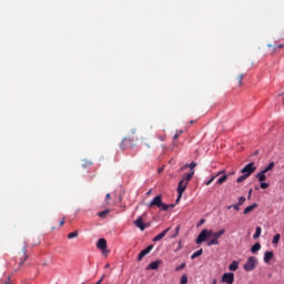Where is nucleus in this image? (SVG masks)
<instances>
[{"instance_id": "obj_1", "label": "nucleus", "mask_w": 284, "mask_h": 284, "mask_svg": "<svg viewBox=\"0 0 284 284\" xmlns=\"http://www.w3.org/2000/svg\"><path fill=\"white\" fill-rule=\"evenodd\" d=\"M148 207H159L162 212H168L170 207H174V204L163 203V196L158 195L148 204Z\"/></svg>"}, {"instance_id": "obj_2", "label": "nucleus", "mask_w": 284, "mask_h": 284, "mask_svg": "<svg viewBox=\"0 0 284 284\" xmlns=\"http://www.w3.org/2000/svg\"><path fill=\"white\" fill-rule=\"evenodd\" d=\"M223 234H225V229H221L217 232L211 231L212 239L206 243L207 247H212V245H221V242H219V240L221 239V236H223Z\"/></svg>"}, {"instance_id": "obj_3", "label": "nucleus", "mask_w": 284, "mask_h": 284, "mask_svg": "<svg viewBox=\"0 0 284 284\" xmlns=\"http://www.w3.org/2000/svg\"><path fill=\"white\" fill-rule=\"evenodd\" d=\"M258 266V258L256 256H251L247 258L246 263L243 265L245 272H254Z\"/></svg>"}, {"instance_id": "obj_4", "label": "nucleus", "mask_w": 284, "mask_h": 284, "mask_svg": "<svg viewBox=\"0 0 284 284\" xmlns=\"http://www.w3.org/2000/svg\"><path fill=\"white\" fill-rule=\"evenodd\" d=\"M256 172V164H254V162H251L248 164H246L242 170H241V174H244L245 176H247L250 179V176H252V174H254Z\"/></svg>"}, {"instance_id": "obj_5", "label": "nucleus", "mask_w": 284, "mask_h": 284, "mask_svg": "<svg viewBox=\"0 0 284 284\" xmlns=\"http://www.w3.org/2000/svg\"><path fill=\"white\" fill-rule=\"evenodd\" d=\"M212 234V231H207V229H204L200 232V234L197 235L195 243L197 245H201V243H205V241H207V239H210Z\"/></svg>"}, {"instance_id": "obj_6", "label": "nucleus", "mask_w": 284, "mask_h": 284, "mask_svg": "<svg viewBox=\"0 0 284 284\" xmlns=\"http://www.w3.org/2000/svg\"><path fill=\"white\" fill-rule=\"evenodd\" d=\"M98 250H101L104 256H108L110 254V251H108V241L105 239H99L97 242Z\"/></svg>"}, {"instance_id": "obj_7", "label": "nucleus", "mask_w": 284, "mask_h": 284, "mask_svg": "<svg viewBox=\"0 0 284 284\" xmlns=\"http://www.w3.org/2000/svg\"><path fill=\"white\" fill-rule=\"evenodd\" d=\"M186 189H187V182H185V180H181L178 185L179 196L176 199V203H179V201H181V196H183V192H185Z\"/></svg>"}, {"instance_id": "obj_8", "label": "nucleus", "mask_w": 284, "mask_h": 284, "mask_svg": "<svg viewBox=\"0 0 284 284\" xmlns=\"http://www.w3.org/2000/svg\"><path fill=\"white\" fill-rule=\"evenodd\" d=\"M154 250V245H149L146 248L142 250L138 255V261H143L148 254H150Z\"/></svg>"}, {"instance_id": "obj_9", "label": "nucleus", "mask_w": 284, "mask_h": 284, "mask_svg": "<svg viewBox=\"0 0 284 284\" xmlns=\"http://www.w3.org/2000/svg\"><path fill=\"white\" fill-rule=\"evenodd\" d=\"M222 283L234 284V273H224L222 276Z\"/></svg>"}, {"instance_id": "obj_10", "label": "nucleus", "mask_w": 284, "mask_h": 284, "mask_svg": "<svg viewBox=\"0 0 284 284\" xmlns=\"http://www.w3.org/2000/svg\"><path fill=\"white\" fill-rule=\"evenodd\" d=\"M27 247H28V244L24 243V246H23V248H22L23 257L20 258V262H19V264H18L19 267H21V265H23V263H26V261H28V254L26 253ZM19 267L16 268V272H19Z\"/></svg>"}, {"instance_id": "obj_11", "label": "nucleus", "mask_w": 284, "mask_h": 284, "mask_svg": "<svg viewBox=\"0 0 284 284\" xmlns=\"http://www.w3.org/2000/svg\"><path fill=\"white\" fill-rule=\"evenodd\" d=\"M135 227H139V230H141V232L145 231V224H143V216H140L139 219H136L134 222Z\"/></svg>"}, {"instance_id": "obj_12", "label": "nucleus", "mask_w": 284, "mask_h": 284, "mask_svg": "<svg viewBox=\"0 0 284 284\" xmlns=\"http://www.w3.org/2000/svg\"><path fill=\"white\" fill-rule=\"evenodd\" d=\"M170 232V227L162 231L160 234H158L155 237H153V243H158V241H161L162 239H165V235Z\"/></svg>"}, {"instance_id": "obj_13", "label": "nucleus", "mask_w": 284, "mask_h": 284, "mask_svg": "<svg viewBox=\"0 0 284 284\" xmlns=\"http://www.w3.org/2000/svg\"><path fill=\"white\" fill-rule=\"evenodd\" d=\"M272 258H274V252L266 251L264 253V263H270V261H272Z\"/></svg>"}, {"instance_id": "obj_14", "label": "nucleus", "mask_w": 284, "mask_h": 284, "mask_svg": "<svg viewBox=\"0 0 284 284\" xmlns=\"http://www.w3.org/2000/svg\"><path fill=\"white\" fill-rule=\"evenodd\" d=\"M265 174L266 173L264 171H261L260 173L256 174V179H257V181H260V183L267 181V175H265Z\"/></svg>"}, {"instance_id": "obj_15", "label": "nucleus", "mask_w": 284, "mask_h": 284, "mask_svg": "<svg viewBox=\"0 0 284 284\" xmlns=\"http://www.w3.org/2000/svg\"><path fill=\"white\" fill-rule=\"evenodd\" d=\"M258 207L257 203H253L252 205H248L244 209L243 214H250V212H253V210H256Z\"/></svg>"}, {"instance_id": "obj_16", "label": "nucleus", "mask_w": 284, "mask_h": 284, "mask_svg": "<svg viewBox=\"0 0 284 284\" xmlns=\"http://www.w3.org/2000/svg\"><path fill=\"white\" fill-rule=\"evenodd\" d=\"M193 176H194V171H190V173L182 176V181H184L185 183H190Z\"/></svg>"}, {"instance_id": "obj_17", "label": "nucleus", "mask_w": 284, "mask_h": 284, "mask_svg": "<svg viewBox=\"0 0 284 284\" xmlns=\"http://www.w3.org/2000/svg\"><path fill=\"white\" fill-rule=\"evenodd\" d=\"M221 174H225V171H220L216 175L212 176L209 181L205 182V185H212L214 179H216V176H221Z\"/></svg>"}, {"instance_id": "obj_18", "label": "nucleus", "mask_w": 284, "mask_h": 284, "mask_svg": "<svg viewBox=\"0 0 284 284\" xmlns=\"http://www.w3.org/2000/svg\"><path fill=\"white\" fill-rule=\"evenodd\" d=\"M261 232H263V229H261V226H256L255 233L253 235L254 241H256V239H261Z\"/></svg>"}, {"instance_id": "obj_19", "label": "nucleus", "mask_w": 284, "mask_h": 284, "mask_svg": "<svg viewBox=\"0 0 284 284\" xmlns=\"http://www.w3.org/2000/svg\"><path fill=\"white\" fill-rule=\"evenodd\" d=\"M230 272H236L239 270V262L233 261L229 266Z\"/></svg>"}, {"instance_id": "obj_20", "label": "nucleus", "mask_w": 284, "mask_h": 284, "mask_svg": "<svg viewBox=\"0 0 284 284\" xmlns=\"http://www.w3.org/2000/svg\"><path fill=\"white\" fill-rule=\"evenodd\" d=\"M185 168H190L191 172H194V168H196V162H191L190 164H185L181 168V170H185Z\"/></svg>"}, {"instance_id": "obj_21", "label": "nucleus", "mask_w": 284, "mask_h": 284, "mask_svg": "<svg viewBox=\"0 0 284 284\" xmlns=\"http://www.w3.org/2000/svg\"><path fill=\"white\" fill-rule=\"evenodd\" d=\"M258 250H261V243H255V244L251 247L252 254H256V252H258Z\"/></svg>"}, {"instance_id": "obj_22", "label": "nucleus", "mask_w": 284, "mask_h": 284, "mask_svg": "<svg viewBox=\"0 0 284 284\" xmlns=\"http://www.w3.org/2000/svg\"><path fill=\"white\" fill-rule=\"evenodd\" d=\"M149 270H159V261H154L149 264L148 266Z\"/></svg>"}, {"instance_id": "obj_23", "label": "nucleus", "mask_w": 284, "mask_h": 284, "mask_svg": "<svg viewBox=\"0 0 284 284\" xmlns=\"http://www.w3.org/2000/svg\"><path fill=\"white\" fill-rule=\"evenodd\" d=\"M225 181H227V174L222 175L217 181V185H223V183H225Z\"/></svg>"}, {"instance_id": "obj_24", "label": "nucleus", "mask_w": 284, "mask_h": 284, "mask_svg": "<svg viewBox=\"0 0 284 284\" xmlns=\"http://www.w3.org/2000/svg\"><path fill=\"white\" fill-rule=\"evenodd\" d=\"M108 214H110V210L109 209H106V210H104L102 212H99L98 216H100V219H105Z\"/></svg>"}, {"instance_id": "obj_25", "label": "nucleus", "mask_w": 284, "mask_h": 284, "mask_svg": "<svg viewBox=\"0 0 284 284\" xmlns=\"http://www.w3.org/2000/svg\"><path fill=\"white\" fill-rule=\"evenodd\" d=\"M203 254V248H200L199 251H196L195 253H193L191 255V258L194 260V258H199V256H201Z\"/></svg>"}, {"instance_id": "obj_26", "label": "nucleus", "mask_w": 284, "mask_h": 284, "mask_svg": "<svg viewBox=\"0 0 284 284\" xmlns=\"http://www.w3.org/2000/svg\"><path fill=\"white\" fill-rule=\"evenodd\" d=\"M271 170H274V162H271L262 172L267 174Z\"/></svg>"}, {"instance_id": "obj_27", "label": "nucleus", "mask_w": 284, "mask_h": 284, "mask_svg": "<svg viewBox=\"0 0 284 284\" xmlns=\"http://www.w3.org/2000/svg\"><path fill=\"white\" fill-rule=\"evenodd\" d=\"M232 207L233 210H236V212L241 210V205H239V203L226 206V210H232Z\"/></svg>"}, {"instance_id": "obj_28", "label": "nucleus", "mask_w": 284, "mask_h": 284, "mask_svg": "<svg viewBox=\"0 0 284 284\" xmlns=\"http://www.w3.org/2000/svg\"><path fill=\"white\" fill-rule=\"evenodd\" d=\"M278 241H281V234H275L272 241L273 245L278 244Z\"/></svg>"}, {"instance_id": "obj_29", "label": "nucleus", "mask_w": 284, "mask_h": 284, "mask_svg": "<svg viewBox=\"0 0 284 284\" xmlns=\"http://www.w3.org/2000/svg\"><path fill=\"white\" fill-rule=\"evenodd\" d=\"M248 178L243 173L240 178L236 179V183H243V181H246Z\"/></svg>"}, {"instance_id": "obj_30", "label": "nucleus", "mask_w": 284, "mask_h": 284, "mask_svg": "<svg viewBox=\"0 0 284 284\" xmlns=\"http://www.w3.org/2000/svg\"><path fill=\"white\" fill-rule=\"evenodd\" d=\"M260 187H261V190H267V187H270V183H267V182H261V183H260Z\"/></svg>"}, {"instance_id": "obj_31", "label": "nucleus", "mask_w": 284, "mask_h": 284, "mask_svg": "<svg viewBox=\"0 0 284 284\" xmlns=\"http://www.w3.org/2000/svg\"><path fill=\"white\" fill-rule=\"evenodd\" d=\"M77 236H79V232H71L68 234V239H77Z\"/></svg>"}, {"instance_id": "obj_32", "label": "nucleus", "mask_w": 284, "mask_h": 284, "mask_svg": "<svg viewBox=\"0 0 284 284\" xmlns=\"http://www.w3.org/2000/svg\"><path fill=\"white\" fill-rule=\"evenodd\" d=\"M180 284H187V275L181 276Z\"/></svg>"}, {"instance_id": "obj_33", "label": "nucleus", "mask_w": 284, "mask_h": 284, "mask_svg": "<svg viewBox=\"0 0 284 284\" xmlns=\"http://www.w3.org/2000/svg\"><path fill=\"white\" fill-rule=\"evenodd\" d=\"M246 199L245 196H240L237 200V205H243V203H245Z\"/></svg>"}, {"instance_id": "obj_34", "label": "nucleus", "mask_w": 284, "mask_h": 284, "mask_svg": "<svg viewBox=\"0 0 284 284\" xmlns=\"http://www.w3.org/2000/svg\"><path fill=\"white\" fill-rule=\"evenodd\" d=\"M181 270H185V263H182L175 267V272H181Z\"/></svg>"}, {"instance_id": "obj_35", "label": "nucleus", "mask_w": 284, "mask_h": 284, "mask_svg": "<svg viewBox=\"0 0 284 284\" xmlns=\"http://www.w3.org/2000/svg\"><path fill=\"white\" fill-rule=\"evenodd\" d=\"M243 74H240L239 78H237V81H239V85H243Z\"/></svg>"}, {"instance_id": "obj_36", "label": "nucleus", "mask_w": 284, "mask_h": 284, "mask_svg": "<svg viewBox=\"0 0 284 284\" xmlns=\"http://www.w3.org/2000/svg\"><path fill=\"white\" fill-rule=\"evenodd\" d=\"M103 278H105V275H102V277L97 282V284L103 283Z\"/></svg>"}, {"instance_id": "obj_37", "label": "nucleus", "mask_w": 284, "mask_h": 284, "mask_svg": "<svg viewBox=\"0 0 284 284\" xmlns=\"http://www.w3.org/2000/svg\"><path fill=\"white\" fill-rule=\"evenodd\" d=\"M252 189L251 190H248V195H247V199H248V201H250V199H252Z\"/></svg>"}, {"instance_id": "obj_38", "label": "nucleus", "mask_w": 284, "mask_h": 284, "mask_svg": "<svg viewBox=\"0 0 284 284\" xmlns=\"http://www.w3.org/2000/svg\"><path fill=\"white\" fill-rule=\"evenodd\" d=\"M65 225V220L63 219L62 221H60V226Z\"/></svg>"}, {"instance_id": "obj_39", "label": "nucleus", "mask_w": 284, "mask_h": 284, "mask_svg": "<svg viewBox=\"0 0 284 284\" xmlns=\"http://www.w3.org/2000/svg\"><path fill=\"white\" fill-rule=\"evenodd\" d=\"M179 230H181V227L176 226L175 235H173V236H176L179 234Z\"/></svg>"}, {"instance_id": "obj_40", "label": "nucleus", "mask_w": 284, "mask_h": 284, "mask_svg": "<svg viewBox=\"0 0 284 284\" xmlns=\"http://www.w3.org/2000/svg\"><path fill=\"white\" fill-rule=\"evenodd\" d=\"M109 199H111L110 193H108V194L105 195V201H109Z\"/></svg>"}, {"instance_id": "obj_41", "label": "nucleus", "mask_w": 284, "mask_h": 284, "mask_svg": "<svg viewBox=\"0 0 284 284\" xmlns=\"http://www.w3.org/2000/svg\"><path fill=\"white\" fill-rule=\"evenodd\" d=\"M203 223H205V220L202 219V220L200 221V223L197 224V227H199V225H203Z\"/></svg>"}, {"instance_id": "obj_42", "label": "nucleus", "mask_w": 284, "mask_h": 284, "mask_svg": "<svg viewBox=\"0 0 284 284\" xmlns=\"http://www.w3.org/2000/svg\"><path fill=\"white\" fill-rule=\"evenodd\" d=\"M163 172V168L158 169V174H161Z\"/></svg>"}, {"instance_id": "obj_43", "label": "nucleus", "mask_w": 284, "mask_h": 284, "mask_svg": "<svg viewBox=\"0 0 284 284\" xmlns=\"http://www.w3.org/2000/svg\"><path fill=\"white\" fill-rule=\"evenodd\" d=\"M128 141V139H124L121 143V148L123 149V143H125Z\"/></svg>"}, {"instance_id": "obj_44", "label": "nucleus", "mask_w": 284, "mask_h": 284, "mask_svg": "<svg viewBox=\"0 0 284 284\" xmlns=\"http://www.w3.org/2000/svg\"><path fill=\"white\" fill-rule=\"evenodd\" d=\"M173 139H174V141H176V139H179V134H175V135L173 136Z\"/></svg>"}, {"instance_id": "obj_45", "label": "nucleus", "mask_w": 284, "mask_h": 284, "mask_svg": "<svg viewBox=\"0 0 284 284\" xmlns=\"http://www.w3.org/2000/svg\"><path fill=\"white\" fill-rule=\"evenodd\" d=\"M234 174H236V172L233 171V172L229 173V176H232Z\"/></svg>"}, {"instance_id": "obj_46", "label": "nucleus", "mask_w": 284, "mask_h": 284, "mask_svg": "<svg viewBox=\"0 0 284 284\" xmlns=\"http://www.w3.org/2000/svg\"><path fill=\"white\" fill-rule=\"evenodd\" d=\"M283 47H284V44H278L276 48L281 49V48H283Z\"/></svg>"}, {"instance_id": "obj_47", "label": "nucleus", "mask_w": 284, "mask_h": 284, "mask_svg": "<svg viewBox=\"0 0 284 284\" xmlns=\"http://www.w3.org/2000/svg\"><path fill=\"white\" fill-rule=\"evenodd\" d=\"M3 284H10V277H9L8 281L4 282Z\"/></svg>"}, {"instance_id": "obj_48", "label": "nucleus", "mask_w": 284, "mask_h": 284, "mask_svg": "<svg viewBox=\"0 0 284 284\" xmlns=\"http://www.w3.org/2000/svg\"><path fill=\"white\" fill-rule=\"evenodd\" d=\"M104 267H105V270H108V267H110V264H106Z\"/></svg>"}, {"instance_id": "obj_49", "label": "nucleus", "mask_w": 284, "mask_h": 284, "mask_svg": "<svg viewBox=\"0 0 284 284\" xmlns=\"http://www.w3.org/2000/svg\"><path fill=\"white\" fill-rule=\"evenodd\" d=\"M179 250H181V242L179 243Z\"/></svg>"}, {"instance_id": "obj_50", "label": "nucleus", "mask_w": 284, "mask_h": 284, "mask_svg": "<svg viewBox=\"0 0 284 284\" xmlns=\"http://www.w3.org/2000/svg\"><path fill=\"white\" fill-rule=\"evenodd\" d=\"M152 190H150L146 194H151Z\"/></svg>"}]
</instances>
